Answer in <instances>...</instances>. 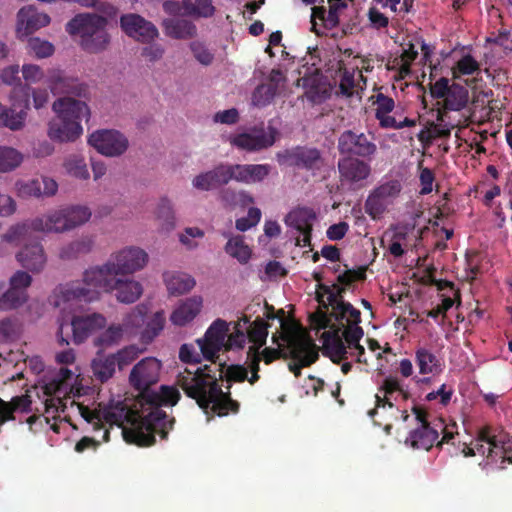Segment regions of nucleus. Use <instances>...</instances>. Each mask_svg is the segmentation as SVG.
I'll use <instances>...</instances> for the list:
<instances>
[{"label":"nucleus","mask_w":512,"mask_h":512,"mask_svg":"<svg viewBox=\"0 0 512 512\" xmlns=\"http://www.w3.org/2000/svg\"><path fill=\"white\" fill-rule=\"evenodd\" d=\"M180 399L179 391L174 387L161 386V392L145 391L139 394L141 411L132 427L123 429L124 440L129 444L148 447L155 443V435L167 439L168 433L175 423L161 409L163 405L174 406Z\"/></svg>","instance_id":"1"},{"label":"nucleus","mask_w":512,"mask_h":512,"mask_svg":"<svg viewBox=\"0 0 512 512\" xmlns=\"http://www.w3.org/2000/svg\"><path fill=\"white\" fill-rule=\"evenodd\" d=\"M219 376L216 375L210 365L198 367L192 371L185 369L179 372L176 377V385L191 399H194L198 406L204 410L211 409L218 416H226L229 412L237 413L239 403L231 398L229 385L228 391L224 392L219 385V380L223 378L222 367L219 364Z\"/></svg>","instance_id":"2"},{"label":"nucleus","mask_w":512,"mask_h":512,"mask_svg":"<svg viewBox=\"0 0 512 512\" xmlns=\"http://www.w3.org/2000/svg\"><path fill=\"white\" fill-rule=\"evenodd\" d=\"M126 275H105L102 272H84L81 282H73L61 289L64 301L92 302L98 300L100 294L116 291L119 302L131 304L143 293L142 285Z\"/></svg>","instance_id":"3"},{"label":"nucleus","mask_w":512,"mask_h":512,"mask_svg":"<svg viewBox=\"0 0 512 512\" xmlns=\"http://www.w3.org/2000/svg\"><path fill=\"white\" fill-rule=\"evenodd\" d=\"M107 19L93 13L78 14L66 25L70 35L80 36V45L88 53H99L105 50L110 42L106 31Z\"/></svg>","instance_id":"4"},{"label":"nucleus","mask_w":512,"mask_h":512,"mask_svg":"<svg viewBox=\"0 0 512 512\" xmlns=\"http://www.w3.org/2000/svg\"><path fill=\"white\" fill-rule=\"evenodd\" d=\"M69 230L70 226L66 211L65 208H62L42 217H37L30 221L10 227L5 234V239L9 242H15L24 240L29 236L31 231L60 233Z\"/></svg>","instance_id":"5"},{"label":"nucleus","mask_w":512,"mask_h":512,"mask_svg":"<svg viewBox=\"0 0 512 512\" xmlns=\"http://www.w3.org/2000/svg\"><path fill=\"white\" fill-rule=\"evenodd\" d=\"M148 262V254L139 247H126L112 253L102 265L90 267L84 272H102L105 275H130Z\"/></svg>","instance_id":"6"},{"label":"nucleus","mask_w":512,"mask_h":512,"mask_svg":"<svg viewBox=\"0 0 512 512\" xmlns=\"http://www.w3.org/2000/svg\"><path fill=\"white\" fill-rule=\"evenodd\" d=\"M74 373L61 367L44 385V393L48 396L45 400L46 413L64 412L66 409V400L73 390Z\"/></svg>","instance_id":"7"},{"label":"nucleus","mask_w":512,"mask_h":512,"mask_svg":"<svg viewBox=\"0 0 512 512\" xmlns=\"http://www.w3.org/2000/svg\"><path fill=\"white\" fill-rule=\"evenodd\" d=\"M416 420L420 426L412 430L406 439V444L414 449L430 450L438 439V428H443L442 419H436L432 422L428 420V413L415 405L412 408Z\"/></svg>","instance_id":"8"},{"label":"nucleus","mask_w":512,"mask_h":512,"mask_svg":"<svg viewBox=\"0 0 512 512\" xmlns=\"http://www.w3.org/2000/svg\"><path fill=\"white\" fill-rule=\"evenodd\" d=\"M30 108V86H20L15 90L12 107L0 105V126L12 131L24 127L27 110Z\"/></svg>","instance_id":"9"},{"label":"nucleus","mask_w":512,"mask_h":512,"mask_svg":"<svg viewBox=\"0 0 512 512\" xmlns=\"http://www.w3.org/2000/svg\"><path fill=\"white\" fill-rule=\"evenodd\" d=\"M337 149L344 157L369 159L376 153L377 146L365 133L345 130L338 138Z\"/></svg>","instance_id":"10"},{"label":"nucleus","mask_w":512,"mask_h":512,"mask_svg":"<svg viewBox=\"0 0 512 512\" xmlns=\"http://www.w3.org/2000/svg\"><path fill=\"white\" fill-rule=\"evenodd\" d=\"M402 184L392 179L376 187L365 201V211L372 219H378L400 194Z\"/></svg>","instance_id":"11"},{"label":"nucleus","mask_w":512,"mask_h":512,"mask_svg":"<svg viewBox=\"0 0 512 512\" xmlns=\"http://www.w3.org/2000/svg\"><path fill=\"white\" fill-rule=\"evenodd\" d=\"M332 316L344 327L343 337L345 341L356 342L364 336L363 328L359 325L361 322V312L351 303L341 298L333 307Z\"/></svg>","instance_id":"12"},{"label":"nucleus","mask_w":512,"mask_h":512,"mask_svg":"<svg viewBox=\"0 0 512 512\" xmlns=\"http://www.w3.org/2000/svg\"><path fill=\"white\" fill-rule=\"evenodd\" d=\"M46 77V83L54 95L64 94L66 96L89 99V86L77 78L66 75L64 71L50 69Z\"/></svg>","instance_id":"13"},{"label":"nucleus","mask_w":512,"mask_h":512,"mask_svg":"<svg viewBox=\"0 0 512 512\" xmlns=\"http://www.w3.org/2000/svg\"><path fill=\"white\" fill-rule=\"evenodd\" d=\"M162 364L154 357H146L140 360L132 368L129 375L131 386L140 394L151 391L150 387L159 381Z\"/></svg>","instance_id":"14"},{"label":"nucleus","mask_w":512,"mask_h":512,"mask_svg":"<svg viewBox=\"0 0 512 512\" xmlns=\"http://www.w3.org/2000/svg\"><path fill=\"white\" fill-rule=\"evenodd\" d=\"M228 332V324L222 319L215 320L204 334L203 338L197 339L202 356L216 363L218 352L225 346Z\"/></svg>","instance_id":"15"},{"label":"nucleus","mask_w":512,"mask_h":512,"mask_svg":"<svg viewBox=\"0 0 512 512\" xmlns=\"http://www.w3.org/2000/svg\"><path fill=\"white\" fill-rule=\"evenodd\" d=\"M120 27L127 36L144 44L152 43L159 37L157 27L151 21L135 13L122 15Z\"/></svg>","instance_id":"16"},{"label":"nucleus","mask_w":512,"mask_h":512,"mask_svg":"<svg viewBox=\"0 0 512 512\" xmlns=\"http://www.w3.org/2000/svg\"><path fill=\"white\" fill-rule=\"evenodd\" d=\"M288 356L294 360L288 364V368L298 378L303 367H309L318 360L319 353L312 339H294L290 343Z\"/></svg>","instance_id":"17"},{"label":"nucleus","mask_w":512,"mask_h":512,"mask_svg":"<svg viewBox=\"0 0 512 512\" xmlns=\"http://www.w3.org/2000/svg\"><path fill=\"white\" fill-rule=\"evenodd\" d=\"M88 143L105 156L122 155L128 148L127 138L115 130H98L93 132Z\"/></svg>","instance_id":"18"},{"label":"nucleus","mask_w":512,"mask_h":512,"mask_svg":"<svg viewBox=\"0 0 512 512\" xmlns=\"http://www.w3.org/2000/svg\"><path fill=\"white\" fill-rule=\"evenodd\" d=\"M337 166L341 182L353 188H362L371 175L370 165L360 158L342 157Z\"/></svg>","instance_id":"19"},{"label":"nucleus","mask_w":512,"mask_h":512,"mask_svg":"<svg viewBox=\"0 0 512 512\" xmlns=\"http://www.w3.org/2000/svg\"><path fill=\"white\" fill-rule=\"evenodd\" d=\"M375 104L377 106L375 117L379 121L381 128L398 130L404 127H414L416 125L415 119L405 117L404 120L397 121L394 116L389 115L395 108V102L391 97L383 93H378L376 95Z\"/></svg>","instance_id":"20"},{"label":"nucleus","mask_w":512,"mask_h":512,"mask_svg":"<svg viewBox=\"0 0 512 512\" xmlns=\"http://www.w3.org/2000/svg\"><path fill=\"white\" fill-rule=\"evenodd\" d=\"M282 158L283 163L306 170L319 169L323 162L318 149L301 146L286 150Z\"/></svg>","instance_id":"21"},{"label":"nucleus","mask_w":512,"mask_h":512,"mask_svg":"<svg viewBox=\"0 0 512 512\" xmlns=\"http://www.w3.org/2000/svg\"><path fill=\"white\" fill-rule=\"evenodd\" d=\"M75 96H65L58 98L52 105L53 111L57 116L69 121H77L81 124L83 119L90 117V109L86 103V99H75Z\"/></svg>","instance_id":"22"},{"label":"nucleus","mask_w":512,"mask_h":512,"mask_svg":"<svg viewBox=\"0 0 512 512\" xmlns=\"http://www.w3.org/2000/svg\"><path fill=\"white\" fill-rule=\"evenodd\" d=\"M230 181V166L227 163H221L212 170L195 176L192 185L197 190L211 191L227 185Z\"/></svg>","instance_id":"23"},{"label":"nucleus","mask_w":512,"mask_h":512,"mask_svg":"<svg viewBox=\"0 0 512 512\" xmlns=\"http://www.w3.org/2000/svg\"><path fill=\"white\" fill-rule=\"evenodd\" d=\"M276 133L277 131L273 127H269L268 131L261 129L251 133H242L233 138L232 144L247 151H259L274 144Z\"/></svg>","instance_id":"24"},{"label":"nucleus","mask_w":512,"mask_h":512,"mask_svg":"<svg viewBox=\"0 0 512 512\" xmlns=\"http://www.w3.org/2000/svg\"><path fill=\"white\" fill-rule=\"evenodd\" d=\"M17 262L28 272L40 273L47 262L44 248L39 241L25 244L16 254Z\"/></svg>","instance_id":"25"},{"label":"nucleus","mask_w":512,"mask_h":512,"mask_svg":"<svg viewBox=\"0 0 512 512\" xmlns=\"http://www.w3.org/2000/svg\"><path fill=\"white\" fill-rule=\"evenodd\" d=\"M379 391L383 392V396H380L379 394L375 395V407L369 410L368 415L373 419L375 424L382 425L381 422H378L375 419V416L379 413V409L385 410L387 408H394V404L391 402L390 397L395 392H399L404 399L408 398L409 393L402 388L400 381L395 377L385 378L379 388Z\"/></svg>","instance_id":"26"},{"label":"nucleus","mask_w":512,"mask_h":512,"mask_svg":"<svg viewBox=\"0 0 512 512\" xmlns=\"http://www.w3.org/2000/svg\"><path fill=\"white\" fill-rule=\"evenodd\" d=\"M105 325L106 318L100 313L74 316L70 324L73 342L75 344L83 343L92 332L103 328Z\"/></svg>","instance_id":"27"},{"label":"nucleus","mask_w":512,"mask_h":512,"mask_svg":"<svg viewBox=\"0 0 512 512\" xmlns=\"http://www.w3.org/2000/svg\"><path fill=\"white\" fill-rule=\"evenodd\" d=\"M83 132L81 124L57 116L49 122L48 136L53 141H75Z\"/></svg>","instance_id":"28"},{"label":"nucleus","mask_w":512,"mask_h":512,"mask_svg":"<svg viewBox=\"0 0 512 512\" xmlns=\"http://www.w3.org/2000/svg\"><path fill=\"white\" fill-rule=\"evenodd\" d=\"M341 328L336 327L332 330L323 332L321 338L323 340L324 355L328 356L333 363L339 364L347 359L348 345H345L343 334H340Z\"/></svg>","instance_id":"29"},{"label":"nucleus","mask_w":512,"mask_h":512,"mask_svg":"<svg viewBox=\"0 0 512 512\" xmlns=\"http://www.w3.org/2000/svg\"><path fill=\"white\" fill-rule=\"evenodd\" d=\"M231 180L251 184L261 182L270 173L268 164H229Z\"/></svg>","instance_id":"30"},{"label":"nucleus","mask_w":512,"mask_h":512,"mask_svg":"<svg viewBox=\"0 0 512 512\" xmlns=\"http://www.w3.org/2000/svg\"><path fill=\"white\" fill-rule=\"evenodd\" d=\"M164 34L176 40H188L196 37L197 27L189 19L183 17H168L161 22Z\"/></svg>","instance_id":"31"},{"label":"nucleus","mask_w":512,"mask_h":512,"mask_svg":"<svg viewBox=\"0 0 512 512\" xmlns=\"http://www.w3.org/2000/svg\"><path fill=\"white\" fill-rule=\"evenodd\" d=\"M117 362L112 354L104 353L103 349H98L91 362L93 376L101 383L107 382L116 372Z\"/></svg>","instance_id":"32"},{"label":"nucleus","mask_w":512,"mask_h":512,"mask_svg":"<svg viewBox=\"0 0 512 512\" xmlns=\"http://www.w3.org/2000/svg\"><path fill=\"white\" fill-rule=\"evenodd\" d=\"M480 63L471 55L465 54L451 68L452 78L461 79L462 76H475L472 79L465 80V84L473 87L477 81V76L481 74Z\"/></svg>","instance_id":"33"},{"label":"nucleus","mask_w":512,"mask_h":512,"mask_svg":"<svg viewBox=\"0 0 512 512\" xmlns=\"http://www.w3.org/2000/svg\"><path fill=\"white\" fill-rule=\"evenodd\" d=\"M201 308V297L193 296L187 298L173 311L170 320L177 326H184L199 314Z\"/></svg>","instance_id":"34"},{"label":"nucleus","mask_w":512,"mask_h":512,"mask_svg":"<svg viewBox=\"0 0 512 512\" xmlns=\"http://www.w3.org/2000/svg\"><path fill=\"white\" fill-rule=\"evenodd\" d=\"M316 214L311 208L299 207L288 213L286 216V224L297 231L312 230L313 221Z\"/></svg>","instance_id":"35"},{"label":"nucleus","mask_w":512,"mask_h":512,"mask_svg":"<svg viewBox=\"0 0 512 512\" xmlns=\"http://www.w3.org/2000/svg\"><path fill=\"white\" fill-rule=\"evenodd\" d=\"M164 281L167 290L172 295L187 293L196 284L194 278L186 273H165Z\"/></svg>","instance_id":"36"},{"label":"nucleus","mask_w":512,"mask_h":512,"mask_svg":"<svg viewBox=\"0 0 512 512\" xmlns=\"http://www.w3.org/2000/svg\"><path fill=\"white\" fill-rule=\"evenodd\" d=\"M266 317L268 319L278 318L280 322V328L282 330L281 338L287 342L288 350H290V343L294 339H310L309 337H301L296 335L297 326L294 322H290L285 319V313L283 309H280L277 314L274 312V307L266 304Z\"/></svg>","instance_id":"37"},{"label":"nucleus","mask_w":512,"mask_h":512,"mask_svg":"<svg viewBox=\"0 0 512 512\" xmlns=\"http://www.w3.org/2000/svg\"><path fill=\"white\" fill-rule=\"evenodd\" d=\"M344 293L345 288L340 287L338 284L326 285L319 283L317 285L316 299L319 305L327 310L329 306L333 307L343 298Z\"/></svg>","instance_id":"38"},{"label":"nucleus","mask_w":512,"mask_h":512,"mask_svg":"<svg viewBox=\"0 0 512 512\" xmlns=\"http://www.w3.org/2000/svg\"><path fill=\"white\" fill-rule=\"evenodd\" d=\"M415 362L420 374H436L441 371L439 359L427 348L420 347L415 351Z\"/></svg>","instance_id":"39"},{"label":"nucleus","mask_w":512,"mask_h":512,"mask_svg":"<svg viewBox=\"0 0 512 512\" xmlns=\"http://www.w3.org/2000/svg\"><path fill=\"white\" fill-rule=\"evenodd\" d=\"M18 22L25 23L27 33L44 27L50 23V17L47 14L37 13L32 8H21L18 12Z\"/></svg>","instance_id":"40"},{"label":"nucleus","mask_w":512,"mask_h":512,"mask_svg":"<svg viewBox=\"0 0 512 512\" xmlns=\"http://www.w3.org/2000/svg\"><path fill=\"white\" fill-rule=\"evenodd\" d=\"M469 101L468 90L457 83L451 84L449 93L444 99V109L450 111H460L466 107Z\"/></svg>","instance_id":"41"},{"label":"nucleus","mask_w":512,"mask_h":512,"mask_svg":"<svg viewBox=\"0 0 512 512\" xmlns=\"http://www.w3.org/2000/svg\"><path fill=\"white\" fill-rule=\"evenodd\" d=\"M508 442V435L496 437L487 447V459H489L492 462H497L498 460H500L501 463H509L511 457L510 453L512 452V449L511 447L507 446Z\"/></svg>","instance_id":"42"},{"label":"nucleus","mask_w":512,"mask_h":512,"mask_svg":"<svg viewBox=\"0 0 512 512\" xmlns=\"http://www.w3.org/2000/svg\"><path fill=\"white\" fill-rule=\"evenodd\" d=\"M93 245L94 242L92 238L85 236L63 246L60 250L59 256L64 260L75 259L80 255L89 253L92 250Z\"/></svg>","instance_id":"43"},{"label":"nucleus","mask_w":512,"mask_h":512,"mask_svg":"<svg viewBox=\"0 0 512 512\" xmlns=\"http://www.w3.org/2000/svg\"><path fill=\"white\" fill-rule=\"evenodd\" d=\"M225 252L237 259L241 264H246L251 258V249L245 244L243 236H235L228 240L225 245Z\"/></svg>","instance_id":"44"},{"label":"nucleus","mask_w":512,"mask_h":512,"mask_svg":"<svg viewBox=\"0 0 512 512\" xmlns=\"http://www.w3.org/2000/svg\"><path fill=\"white\" fill-rule=\"evenodd\" d=\"M149 312V305L145 303L138 304L132 311L123 319V327L126 333H135L137 329L143 327L146 321V316Z\"/></svg>","instance_id":"45"},{"label":"nucleus","mask_w":512,"mask_h":512,"mask_svg":"<svg viewBox=\"0 0 512 512\" xmlns=\"http://www.w3.org/2000/svg\"><path fill=\"white\" fill-rule=\"evenodd\" d=\"M186 13L190 16L209 18L215 13L212 0H182Z\"/></svg>","instance_id":"46"},{"label":"nucleus","mask_w":512,"mask_h":512,"mask_svg":"<svg viewBox=\"0 0 512 512\" xmlns=\"http://www.w3.org/2000/svg\"><path fill=\"white\" fill-rule=\"evenodd\" d=\"M28 299L27 291L10 287L0 297V310L8 311L22 306Z\"/></svg>","instance_id":"47"},{"label":"nucleus","mask_w":512,"mask_h":512,"mask_svg":"<svg viewBox=\"0 0 512 512\" xmlns=\"http://www.w3.org/2000/svg\"><path fill=\"white\" fill-rule=\"evenodd\" d=\"M123 325H111L93 340L94 346L102 349L117 344L125 333Z\"/></svg>","instance_id":"48"},{"label":"nucleus","mask_w":512,"mask_h":512,"mask_svg":"<svg viewBox=\"0 0 512 512\" xmlns=\"http://www.w3.org/2000/svg\"><path fill=\"white\" fill-rule=\"evenodd\" d=\"M156 219L162 230L170 231L175 226V216L172 204L167 198H162L156 209Z\"/></svg>","instance_id":"49"},{"label":"nucleus","mask_w":512,"mask_h":512,"mask_svg":"<svg viewBox=\"0 0 512 512\" xmlns=\"http://www.w3.org/2000/svg\"><path fill=\"white\" fill-rule=\"evenodd\" d=\"M63 166L66 172L75 178L87 180L90 177L85 160L79 155L68 156L65 159Z\"/></svg>","instance_id":"50"},{"label":"nucleus","mask_w":512,"mask_h":512,"mask_svg":"<svg viewBox=\"0 0 512 512\" xmlns=\"http://www.w3.org/2000/svg\"><path fill=\"white\" fill-rule=\"evenodd\" d=\"M267 327L268 325L261 318H257L250 324L247 330V338L253 343L252 346H256L260 349L266 343V338L268 336Z\"/></svg>","instance_id":"51"},{"label":"nucleus","mask_w":512,"mask_h":512,"mask_svg":"<svg viewBox=\"0 0 512 512\" xmlns=\"http://www.w3.org/2000/svg\"><path fill=\"white\" fill-rule=\"evenodd\" d=\"M165 324V316L163 311L156 312L147 322L142 332L141 338L144 342L150 343L163 330Z\"/></svg>","instance_id":"52"},{"label":"nucleus","mask_w":512,"mask_h":512,"mask_svg":"<svg viewBox=\"0 0 512 512\" xmlns=\"http://www.w3.org/2000/svg\"><path fill=\"white\" fill-rule=\"evenodd\" d=\"M20 334V323L16 317H5L0 320V342H12Z\"/></svg>","instance_id":"53"},{"label":"nucleus","mask_w":512,"mask_h":512,"mask_svg":"<svg viewBox=\"0 0 512 512\" xmlns=\"http://www.w3.org/2000/svg\"><path fill=\"white\" fill-rule=\"evenodd\" d=\"M70 230L86 223L91 217V211L86 206L74 205L65 207Z\"/></svg>","instance_id":"54"},{"label":"nucleus","mask_w":512,"mask_h":512,"mask_svg":"<svg viewBox=\"0 0 512 512\" xmlns=\"http://www.w3.org/2000/svg\"><path fill=\"white\" fill-rule=\"evenodd\" d=\"M276 86L272 84L258 85L252 94V104L256 107H265L274 99Z\"/></svg>","instance_id":"55"},{"label":"nucleus","mask_w":512,"mask_h":512,"mask_svg":"<svg viewBox=\"0 0 512 512\" xmlns=\"http://www.w3.org/2000/svg\"><path fill=\"white\" fill-rule=\"evenodd\" d=\"M21 154L10 147H0V172H8L20 165Z\"/></svg>","instance_id":"56"},{"label":"nucleus","mask_w":512,"mask_h":512,"mask_svg":"<svg viewBox=\"0 0 512 512\" xmlns=\"http://www.w3.org/2000/svg\"><path fill=\"white\" fill-rule=\"evenodd\" d=\"M339 72H340V83H339V91L343 96L351 97L354 93L355 80L354 74L355 71H349L344 64L339 63Z\"/></svg>","instance_id":"57"},{"label":"nucleus","mask_w":512,"mask_h":512,"mask_svg":"<svg viewBox=\"0 0 512 512\" xmlns=\"http://www.w3.org/2000/svg\"><path fill=\"white\" fill-rule=\"evenodd\" d=\"M141 351L135 345L126 346L116 353H113L117 367L119 370H123L125 367L130 365L134 360L137 359Z\"/></svg>","instance_id":"58"},{"label":"nucleus","mask_w":512,"mask_h":512,"mask_svg":"<svg viewBox=\"0 0 512 512\" xmlns=\"http://www.w3.org/2000/svg\"><path fill=\"white\" fill-rule=\"evenodd\" d=\"M17 191L18 195L23 198L30 197H42V188L41 182L39 179H33L27 182H18L17 183Z\"/></svg>","instance_id":"59"},{"label":"nucleus","mask_w":512,"mask_h":512,"mask_svg":"<svg viewBox=\"0 0 512 512\" xmlns=\"http://www.w3.org/2000/svg\"><path fill=\"white\" fill-rule=\"evenodd\" d=\"M31 397L28 394L13 397L9 402L6 401L7 410L11 411V419L14 420L15 412H30L31 411Z\"/></svg>","instance_id":"60"},{"label":"nucleus","mask_w":512,"mask_h":512,"mask_svg":"<svg viewBox=\"0 0 512 512\" xmlns=\"http://www.w3.org/2000/svg\"><path fill=\"white\" fill-rule=\"evenodd\" d=\"M195 59L202 65L208 66L214 60V54L206 47L203 42L192 41L189 45Z\"/></svg>","instance_id":"61"},{"label":"nucleus","mask_w":512,"mask_h":512,"mask_svg":"<svg viewBox=\"0 0 512 512\" xmlns=\"http://www.w3.org/2000/svg\"><path fill=\"white\" fill-rule=\"evenodd\" d=\"M329 11L327 12L326 18V29H333L339 24L338 13L340 10L347 7L345 0H329Z\"/></svg>","instance_id":"62"},{"label":"nucleus","mask_w":512,"mask_h":512,"mask_svg":"<svg viewBox=\"0 0 512 512\" xmlns=\"http://www.w3.org/2000/svg\"><path fill=\"white\" fill-rule=\"evenodd\" d=\"M365 278L366 273L364 268H359L357 270L349 269L338 275L336 284L346 289L355 281L364 280Z\"/></svg>","instance_id":"63"},{"label":"nucleus","mask_w":512,"mask_h":512,"mask_svg":"<svg viewBox=\"0 0 512 512\" xmlns=\"http://www.w3.org/2000/svg\"><path fill=\"white\" fill-rule=\"evenodd\" d=\"M29 48L34 52L37 58H46L54 53V46L45 40L39 38L29 39Z\"/></svg>","instance_id":"64"}]
</instances>
